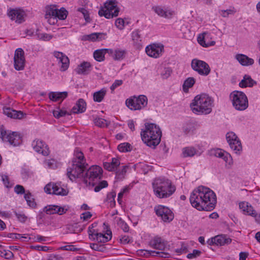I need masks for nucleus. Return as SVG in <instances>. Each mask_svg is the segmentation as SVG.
I'll list each match as a JSON object with an SVG mask.
<instances>
[{
  "instance_id": "nucleus-17",
  "label": "nucleus",
  "mask_w": 260,
  "mask_h": 260,
  "mask_svg": "<svg viewBox=\"0 0 260 260\" xmlns=\"http://www.w3.org/2000/svg\"><path fill=\"white\" fill-rule=\"evenodd\" d=\"M145 51L148 56L157 58L161 55L164 51V46L161 44H153L146 47Z\"/></svg>"
},
{
  "instance_id": "nucleus-26",
  "label": "nucleus",
  "mask_w": 260,
  "mask_h": 260,
  "mask_svg": "<svg viewBox=\"0 0 260 260\" xmlns=\"http://www.w3.org/2000/svg\"><path fill=\"white\" fill-rule=\"evenodd\" d=\"M113 50L110 49H98L93 52L94 58L98 61L101 62L105 59V55L106 53L112 54Z\"/></svg>"
},
{
  "instance_id": "nucleus-34",
  "label": "nucleus",
  "mask_w": 260,
  "mask_h": 260,
  "mask_svg": "<svg viewBox=\"0 0 260 260\" xmlns=\"http://www.w3.org/2000/svg\"><path fill=\"white\" fill-rule=\"evenodd\" d=\"M131 169L130 165H120L116 168L115 174L118 179L124 178L127 172Z\"/></svg>"
},
{
  "instance_id": "nucleus-58",
  "label": "nucleus",
  "mask_w": 260,
  "mask_h": 260,
  "mask_svg": "<svg viewBox=\"0 0 260 260\" xmlns=\"http://www.w3.org/2000/svg\"><path fill=\"white\" fill-rule=\"evenodd\" d=\"M123 83L122 80H116L110 87V89L113 92L117 87L121 85Z\"/></svg>"
},
{
  "instance_id": "nucleus-59",
  "label": "nucleus",
  "mask_w": 260,
  "mask_h": 260,
  "mask_svg": "<svg viewBox=\"0 0 260 260\" xmlns=\"http://www.w3.org/2000/svg\"><path fill=\"white\" fill-rule=\"evenodd\" d=\"M115 25L119 29H122L124 27V21L121 18H117L115 21Z\"/></svg>"
},
{
  "instance_id": "nucleus-27",
  "label": "nucleus",
  "mask_w": 260,
  "mask_h": 260,
  "mask_svg": "<svg viewBox=\"0 0 260 260\" xmlns=\"http://www.w3.org/2000/svg\"><path fill=\"white\" fill-rule=\"evenodd\" d=\"M235 58L243 66H248L254 63V60L249 58L247 55L243 54H238L235 56Z\"/></svg>"
},
{
  "instance_id": "nucleus-31",
  "label": "nucleus",
  "mask_w": 260,
  "mask_h": 260,
  "mask_svg": "<svg viewBox=\"0 0 260 260\" xmlns=\"http://www.w3.org/2000/svg\"><path fill=\"white\" fill-rule=\"evenodd\" d=\"M255 84H256V82L253 80L249 75H245L239 85L240 87L245 88L247 87H251Z\"/></svg>"
},
{
  "instance_id": "nucleus-57",
  "label": "nucleus",
  "mask_w": 260,
  "mask_h": 260,
  "mask_svg": "<svg viewBox=\"0 0 260 260\" xmlns=\"http://www.w3.org/2000/svg\"><path fill=\"white\" fill-rule=\"evenodd\" d=\"M146 252H147L149 254L152 255V256H159L160 257H166V255L167 254V253L162 252H159V251H155L153 250H146Z\"/></svg>"
},
{
  "instance_id": "nucleus-23",
  "label": "nucleus",
  "mask_w": 260,
  "mask_h": 260,
  "mask_svg": "<svg viewBox=\"0 0 260 260\" xmlns=\"http://www.w3.org/2000/svg\"><path fill=\"white\" fill-rule=\"evenodd\" d=\"M107 236L101 233H96L90 234V236L92 237L94 240H96L99 243H105L109 241L112 238V232L110 231H107Z\"/></svg>"
},
{
  "instance_id": "nucleus-18",
  "label": "nucleus",
  "mask_w": 260,
  "mask_h": 260,
  "mask_svg": "<svg viewBox=\"0 0 260 260\" xmlns=\"http://www.w3.org/2000/svg\"><path fill=\"white\" fill-rule=\"evenodd\" d=\"M32 147L36 152L42 154L44 156H47L50 153L48 146L42 140H34L32 143Z\"/></svg>"
},
{
  "instance_id": "nucleus-61",
  "label": "nucleus",
  "mask_w": 260,
  "mask_h": 260,
  "mask_svg": "<svg viewBox=\"0 0 260 260\" xmlns=\"http://www.w3.org/2000/svg\"><path fill=\"white\" fill-rule=\"evenodd\" d=\"M14 191L17 194L25 193V189L23 186L16 185L14 187Z\"/></svg>"
},
{
  "instance_id": "nucleus-39",
  "label": "nucleus",
  "mask_w": 260,
  "mask_h": 260,
  "mask_svg": "<svg viewBox=\"0 0 260 260\" xmlns=\"http://www.w3.org/2000/svg\"><path fill=\"white\" fill-rule=\"evenodd\" d=\"M27 205L31 208H35L37 207V204L35 202V199L32 197L31 194L29 191H27L24 194V196Z\"/></svg>"
},
{
  "instance_id": "nucleus-63",
  "label": "nucleus",
  "mask_w": 260,
  "mask_h": 260,
  "mask_svg": "<svg viewBox=\"0 0 260 260\" xmlns=\"http://www.w3.org/2000/svg\"><path fill=\"white\" fill-rule=\"evenodd\" d=\"M95 180H83L84 183L88 186L89 189H91L95 185V183L94 182Z\"/></svg>"
},
{
  "instance_id": "nucleus-14",
  "label": "nucleus",
  "mask_w": 260,
  "mask_h": 260,
  "mask_svg": "<svg viewBox=\"0 0 260 260\" xmlns=\"http://www.w3.org/2000/svg\"><path fill=\"white\" fill-rule=\"evenodd\" d=\"M152 10L158 16L167 19L172 18L175 15L174 11L160 5L153 6Z\"/></svg>"
},
{
  "instance_id": "nucleus-19",
  "label": "nucleus",
  "mask_w": 260,
  "mask_h": 260,
  "mask_svg": "<svg viewBox=\"0 0 260 260\" xmlns=\"http://www.w3.org/2000/svg\"><path fill=\"white\" fill-rule=\"evenodd\" d=\"M210 154L211 156H214L223 159L226 163L229 165H231L232 163V158L231 155L220 149L211 150Z\"/></svg>"
},
{
  "instance_id": "nucleus-1",
  "label": "nucleus",
  "mask_w": 260,
  "mask_h": 260,
  "mask_svg": "<svg viewBox=\"0 0 260 260\" xmlns=\"http://www.w3.org/2000/svg\"><path fill=\"white\" fill-rule=\"evenodd\" d=\"M189 201L191 206L199 211H211L217 202L215 193L203 186H199L192 191Z\"/></svg>"
},
{
  "instance_id": "nucleus-56",
  "label": "nucleus",
  "mask_w": 260,
  "mask_h": 260,
  "mask_svg": "<svg viewBox=\"0 0 260 260\" xmlns=\"http://www.w3.org/2000/svg\"><path fill=\"white\" fill-rule=\"evenodd\" d=\"M78 11L80 12L83 14L86 22L90 21L89 15L87 10L83 8H81L78 9Z\"/></svg>"
},
{
  "instance_id": "nucleus-38",
  "label": "nucleus",
  "mask_w": 260,
  "mask_h": 260,
  "mask_svg": "<svg viewBox=\"0 0 260 260\" xmlns=\"http://www.w3.org/2000/svg\"><path fill=\"white\" fill-rule=\"evenodd\" d=\"M195 83V79L193 77H189L187 78L184 82L182 87L183 91L187 92L188 89L193 86Z\"/></svg>"
},
{
  "instance_id": "nucleus-45",
  "label": "nucleus",
  "mask_w": 260,
  "mask_h": 260,
  "mask_svg": "<svg viewBox=\"0 0 260 260\" xmlns=\"http://www.w3.org/2000/svg\"><path fill=\"white\" fill-rule=\"evenodd\" d=\"M124 53V51L115 50L114 51H113V53L111 54L115 60H120L123 58Z\"/></svg>"
},
{
  "instance_id": "nucleus-20",
  "label": "nucleus",
  "mask_w": 260,
  "mask_h": 260,
  "mask_svg": "<svg viewBox=\"0 0 260 260\" xmlns=\"http://www.w3.org/2000/svg\"><path fill=\"white\" fill-rule=\"evenodd\" d=\"M57 9L56 6L50 5L46 7V14L45 17L48 20L50 24H54L55 19L56 18Z\"/></svg>"
},
{
  "instance_id": "nucleus-30",
  "label": "nucleus",
  "mask_w": 260,
  "mask_h": 260,
  "mask_svg": "<svg viewBox=\"0 0 260 260\" xmlns=\"http://www.w3.org/2000/svg\"><path fill=\"white\" fill-rule=\"evenodd\" d=\"M120 165V160L117 158H112L111 162H104L103 163L104 168L109 171H115L116 168Z\"/></svg>"
},
{
  "instance_id": "nucleus-53",
  "label": "nucleus",
  "mask_w": 260,
  "mask_h": 260,
  "mask_svg": "<svg viewBox=\"0 0 260 260\" xmlns=\"http://www.w3.org/2000/svg\"><path fill=\"white\" fill-rule=\"evenodd\" d=\"M67 114V112L65 110H60L58 109V110H54L53 112V116L56 118H59L61 117L65 116Z\"/></svg>"
},
{
  "instance_id": "nucleus-51",
  "label": "nucleus",
  "mask_w": 260,
  "mask_h": 260,
  "mask_svg": "<svg viewBox=\"0 0 260 260\" xmlns=\"http://www.w3.org/2000/svg\"><path fill=\"white\" fill-rule=\"evenodd\" d=\"M101 35V33H92L90 35L85 36V40L95 41L99 40V37Z\"/></svg>"
},
{
  "instance_id": "nucleus-21",
  "label": "nucleus",
  "mask_w": 260,
  "mask_h": 260,
  "mask_svg": "<svg viewBox=\"0 0 260 260\" xmlns=\"http://www.w3.org/2000/svg\"><path fill=\"white\" fill-rule=\"evenodd\" d=\"M54 56L58 60V63H61L60 70L61 71H64L67 70L70 63L69 58L62 52L58 51L54 52Z\"/></svg>"
},
{
  "instance_id": "nucleus-40",
  "label": "nucleus",
  "mask_w": 260,
  "mask_h": 260,
  "mask_svg": "<svg viewBox=\"0 0 260 260\" xmlns=\"http://www.w3.org/2000/svg\"><path fill=\"white\" fill-rule=\"evenodd\" d=\"M196 129V124L192 122H187L184 124L183 131L185 134L193 132Z\"/></svg>"
},
{
  "instance_id": "nucleus-24",
  "label": "nucleus",
  "mask_w": 260,
  "mask_h": 260,
  "mask_svg": "<svg viewBox=\"0 0 260 260\" xmlns=\"http://www.w3.org/2000/svg\"><path fill=\"white\" fill-rule=\"evenodd\" d=\"M4 113L9 117L18 119H22L24 115L22 111H16L9 107L4 109Z\"/></svg>"
},
{
  "instance_id": "nucleus-33",
  "label": "nucleus",
  "mask_w": 260,
  "mask_h": 260,
  "mask_svg": "<svg viewBox=\"0 0 260 260\" xmlns=\"http://www.w3.org/2000/svg\"><path fill=\"white\" fill-rule=\"evenodd\" d=\"M86 103L82 99H80L76 105L72 108V112L75 114L84 112L86 110Z\"/></svg>"
},
{
  "instance_id": "nucleus-52",
  "label": "nucleus",
  "mask_w": 260,
  "mask_h": 260,
  "mask_svg": "<svg viewBox=\"0 0 260 260\" xmlns=\"http://www.w3.org/2000/svg\"><path fill=\"white\" fill-rule=\"evenodd\" d=\"M117 224L124 232H128L129 226H128L127 223L125 222L124 221L122 220L121 218H120L118 221Z\"/></svg>"
},
{
  "instance_id": "nucleus-32",
  "label": "nucleus",
  "mask_w": 260,
  "mask_h": 260,
  "mask_svg": "<svg viewBox=\"0 0 260 260\" xmlns=\"http://www.w3.org/2000/svg\"><path fill=\"white\" fill-rule=\"evenodd\" d=\"M68 95V92H50L49 93V98L53 102L63 100Z\"/></svg>"
},
{
  "instance_id": "nucleus-7",
  "label": "nucleus",
  "mask_w": 260,
  "mask_h": 260,
  "mask_svg": "<svg viewBox=\"0 0 260 260\" xmlns=\"http://www.w3.org/2000/svg\"><path fill=\"white\" fill-rule=\"evenodd\" d=\"M233 106L239 111L245 110L248 106V102L246 94L240 91L235 90L230 94Z\"/></svg>"
},
{
  "instance_id": "nucleus-44",
  "label": "nucleus",
  "mask_w": 260,
  "mask_h": 260,
  "mask_svg": "<svg viewBox=\"0 0 260 260\" xmlns=\"http://www.w3.org/2000/svg\"><path fill=\"white\" fill-rule=\"evenodd\" d=\"M68 14V11L64 8H61L59 10L57 9L56 18H57L60 20H64L67 18Z\"/></svg>"
},
{
  "instance_id": "nucleus-28",
  "label": "nucleus",
  "mask_w": 260,
  "mask_h": 260,
  "mask_svg": "<svg viewBox=\"0 0 260 260\" xmlns=\"http://www.w3.org/2000/svg\"><path fill=\"white\" fill-rule=\"evenodd\" d=\"M9 17L16 22L21 23L22 21L24 13L19 10H12L8 13Z\"/></svg>"
},
{
  "instance_id": "nucleus-60",
  "label": "nucleus",
  "mask_w": 260,
  "mask_h": 260,
  "mask_svg": "<svg viewBox=\"0 0 260 260\" xmlns=\"http://www.w3.org/2000/svg\"><path fill=\"white\" fill-rule=\"evenodd\" d=\"M171 72L170 68H165L161 73V76L163 79H167L171 75Z\"/></svg>"
},
{
  "instance_id": "nucleus-64",
  "label": "nucleus",
  "mask_w": 260,
  "mask_h": 260,
  "mask_svg": "<svg viewBox=\"0 0 260 260\" xmlns=\"http://www.w3.org/2000/svg\"><path fill=\"white\" fill-rule=\"evenodd\" d=\"M198 41L199 43L203 47H207L209 46V43H205V38L204 36H199L198 38Z\"/></svg>"
},
{
  "instance_id": "nucleus-12",
  "label": "nucleus",
  "mask_w": 260,
  "mask_h": 260,
  "mask_svg": "<svg viewBox=\"0 0 260 260\" xmlns=\"http://www.w3.org/2000/svg\"><path fill=\"white\" fill-rule=\"evenodd\" d=\"M103 172L101 167L97 165H93L83 171V176L79 179H101Z\"/></svg>"
},
{
  "instance_id": "nucleus-22",
  "label": "nucleus",
  "mask_w": 260,
  "mask_h": 260,
  "mask_svg": "<svg viewBox=\"0 0 260 260\" xmlns=\"http://www.w3.org/2000/svg\"><path fill=\"white\" fill-rule=\"evenodd\" d=\"M149 245L154 249L165 250L167 247V243L160 237L156 236L149 242Z\"/></svg>"
},
{
  "instance_id": "nucleus-50",
  "label": "nucleus",
  "mask_w": 260,
  "mask_h": 260,
  "mask_svg": "<svg viewBox=\"0 0 260 260\" xmlns=\"http://www.w3.org/2000/svg\"><path fill=\"white\" fill-rule=\"evenodd\" d=\"M108 185V182L106 180H103L102 182L99 183L97 185L94 186V190L95 192H99L102 188L107 187Z\"/></svg>"
},
{
  "instance_id": "nucleus-55",
  "label": "nucleus",
  "mask_w": 260,
  "mask_h": 260,
  "mask_svg": "<svg viewBox=\"0 0 260 260\" xmlns=\"http://www.w3.org/2000/svg\"><path fill=\"white\" fill-rule=\"evenodd\" d=\"M201 254V251L199 250L194 249L192 253H188L187 257L189 259H193L199 256Z\"/></svg>"
},
{
  "instance_id": "nucleus-4",
  "label": "nucleus",
  "mask_w": 260,
  "mask_h": 260,
  "mask_svg": "<svg viewBox=\"0 0 260 260\" xmlns=\"http://www.w3.org/2000/svg\"><path fill=\"white\" fill-rule=\"evenodd\" d=\"M213 100L208 95H197L190 104V108L194 113L208 114L211 112Z\"/></svg>"
},
{
  "instance_id": "nucleus-42",
  "label": "nucleus",
  "mask_w": 260,
  "mask_h": 260,
  "mask_svg": "<svg viewBox=\"0 0 260 260\" xmlns=\"http://www.w3.org/2000/svg\"><path fill=\"white\" fill-rule=\"evenodd\" d=\"M118 149L122 152L131 151L132 150V146L128 143H123L118 146Z\"/></svg>"
},
{
  "instance_id": "nucleus-3",
  "label": "nucleus",
  "mask_w": 260,
  "mask_h": 260,
  "mask_svg": "<svg viewBox=\"0 0 260 260\" xmlns=\"http://www.w3.org/2000/svg\"><path fill=\"white\" fill-rule=\"evenodd\" d=\"M141 136L143 142L148 146L155 148L161 140V132L155 124L153 123L145 124V128L141 132Z\"/></svg>"
},
{
  "instance_id": "nucleus-49",
  "label": "nucleus",
  "mask_w": 260,
  "mask_h": 260,
  "mask_svg": "<svg viewBox=\"0 0 260 260\" xmlns=\"http://www.w3.org/2000/svg\"><path fill=\"white\" fill-rule=\"evenodd\" d=\"M14 213L17 219L21 222L24 223L27 219V217L23 212H17L15 211Z\"/></svg>"
},
{
  "instance_id": "nucleus-37",
  "label": "nucleus",
  "mask_w": 260,
  "mask_h": 260,
  "mask_svg": "<svg viewBox=\"0 0 260 260\" xmlns=\"http://www.w3.org/2000/svg\"><path fill=\"white\" fill-rule=\"evenodd\" d=\"M107 90L105 88H102L100 90L95 92L93 94V101L96 102H101L106 95Z\"/></svg>"
},
{
  "instance_id": "nucleus-16",
  "label": "nucleus",
  "mask_w": 260,
  "mask_h": 260,
  "mask_svg": "<svg viewBox=\"0 0 260 260\" xmlns=\"http://www.w3.org/2000/svg\"><path fill=\"white\" fill-rule=\"evenodd\" d=\"M14 68L17 71L23 70L25 64L24 52L21 48H18L14 54Z\"/></svg>"
},
{
  "instance_id": "nucleus-41",
  "label": "nucleus",
  "mask_w": 260,
  "mask_h": 260,
  "mask_svg": "<svg viewBox=\"0 0 260 260\" xmlns=\"http://www.w3.org/2000/svg\"><path fill=\"white\" fill-rule=\"evenodd\" d=\"M196 153V150L193 147H188L184 148L182 154L184 157H192Z\"/></svg>"
},
{
  "instance_id": "nucleus-11",
  "label": "nucleus",
  "mask_w": 260,
  "mask_h": 260,
  "mask_svg": "<svg viewBox=\"0 0 260 260\" xmlns=\"http://www.w3.org/2000/svg\"><path fill=\"white\" fill-rule=\"evenodd\" d=\"M156 214L161 218V219L166 222L171 221L174 218V214L167 207L158 205L154 207Z\"/></svg>"
},
{
  "instance_id": "nucleus-48",
  "label": "nucleus",
  "mask_w": 260,
  "mask_h": 260,
  "mask_svg": "<svg viewBox=\"0 0 260 260\" xmlns=\"http://www.w3.org/2000/svg\"><path fill=\"white\" fill-rule=\"evenodd\" d=\"M95 124L99 127H105L108 125V121L101 118H96L94 120Z\"/></svg>"
},
{
  "instance_id": "nucleus-5",
  "label": "nucleus",
  "mask_w": 260,
  "mask_h": 260,
  "mask_svg": "<svg viewBox=\"0 0 260 260\" xmlns=\"http://www.w3.org/2000/svg\"><path fill=\"white\" fill-rule=\"evenodd\" d=\"M152 186L155 195L159 198H168L176 190L169 180H154Z\"/></svg>"
},
{
  "instance_id": "nucleus-43",
  "label": "nucleus",
  "mask_w": 260,
  "mask_h": 260,
  "mask_svg": "<svg viewBox=\"0 0 260 260\" xmlns=\"http://www.w3.org/2000/svg\"><path fill=\"white\" fill-rule=\"evenodd\" d=\"M68 230L71 233H79L82 231L83 228L80 227L78 223H74L70 225L68 227Z\"/></svg>"
},
{
  "instance_id": "nucleus-54",
  "label": "nucleus",
  "mask_w": 260,
  "mask_h": 260,
  "mask_svg": "<svg viewBox=\"0 0 260 260\" xmlns=\"http://www.w3.org/2000/svg\"><path fill=\"white\" fill-rule=\"evenodd\" d=\"M46 164L48 167L51 169H55L58 166L56 161L53 159H48L45 161Z\"/></svg>"
},
{
  "instance_id": "nucleus-15",
  "label": "nucleus",
  "mask_w": 260,
  "mask_h": 260,
  "mask_svg": "<svg viewBox=\"0 0 260 260\" xmlns=\"http://www.w3.org/2000/svg\"><path fill=\"white\" fill-rule=\"evenodd\" d=\"M45 192L48 194L66 196L68 193V190L64 189L55 183H49L44 187Z\"/></svg>"
},
{
  "instance_id": "nucleus-36",
  "label": "nucleus",
  "mask_w": 260,
  "mask_h": 260,
  "mask_svg": "<svg viewBox=\"0 0 260 260\" xmlns=\"http://www.w3.org/2000/svg\"><path fill=\"white\" fill-rule=\"evenodd\" d=\"M132 37L134 44L136 48H139L142 46L141 38L138 30L133 31L132 34Z\"/></svg>"
},
{
  "instance_id": "nucleus-2",
  "label": "nucleus",
  "mask_w": 260,
  "mask_h": 260,
  "mask_svg": "<svg viewBox=\"0 0 260 260\" xmlns=\"http://www.w3.org/2000/svg\"><path fill=\"white\" fill-rule=\"evenodd\" d=\"M88 166L83 153L76 148L74 152L72 167L67 170V176L69 179L80 178L83 176V171L87 169Z\"/></svg>"
},
{
  "instance_id": "nucleus-10",
  "label": "nucleus",
  "mask_w": 260,
  "mask_h": 260,
  "mask_svg": "<svg viewBox=\"0 0 260 260\" xmlns=\"http://www.w3.org/2000/svg\"><path fill=\"white\" fill-rule=\"evenodd\" d=\"M191 67L193 71L202 76L208 75L211 71L210 68L207 63L196 58L192 60Z\"/></svg>"
},
{
  "instance_id": "nucleus-13",
  "label": "nucleus",
  "mask_w": 260,
  "mask_h": 260,
  "mask_svg": "<svg viewBox=\"0 0 260 260\" xmlns=\"http://www.w3.org/2000/svg\"><path fill=\"white\" fill-rule=\"evenodd\" d=\"M227 141L232 149L236 153H238L242 150V147L241 142L236 134L232 132H229L226 135Z\"/></svg>"
},
{
  "instance_id": "nucleus-25",
  "label": "nucleus",
  "mask_w": 260,
  "mask_h": 260,
  "mask_svg": "<svg viewBox=\"0 0 260 260\" xmlns=\"http://www.w3.org/2000/svg\"><path fill=\"white\" fill-rule=\"evenodd\" d=\"M239 208L243 213L251 216L255 215V210L248 202H242L239 203Z\"/></svg>"
},
{
  "instance_id": "nucleus-9",
  "label": "nucleus",
  "mask_w": 260,
  "mask_h": 260,
  "mask_svg": "<svg viewBox=\"0 0 260 260\" xmlns=\"http://www.w3.org/2000/svg\"><path fill=\"white\" fill-rule=\"evenodd\" d=\"M0 138L3 141L8 142L14 146H18L21 143L20 136L17 132H12L3 128L0 129Z\"/></svg>"
},
{
  "instance_id": "nucleus-35",
  "label": "nucleus",
  "mask_w": 260,
  "mask_h": 260,
  "mask_svg": "<svg viewBox=\"0 0 260 260\" xmlns=\"http://www.w3.org/2000/svg\"><path fill=\"white\" fill-rule=\"evenodd\" d=\"M214 241H216V245L222 246L228 244L232 241L231 239L225 235H220L214 237Z\"/></svg>"
},
{
  "instance_id": "nucleus-62",
  "label": "nucleus",
  "mask_w": 260,
  "mask_h": 260,
  "mask_svg": "<svg viewBox=\"0 0 260 260\" xmlns=\"http://www.w3.org/2000/svg\"><path fill=\"white\" fill-rule=\"evenodd\" d=\"M92 214L90 212L87 211L81 214L80 218L83 221H86L90 218Z\"/></svg>"
},
{
  "instance_id": "nucleus-47",
  "label": "nucleus",
  "mask_w": 260,
  "mask_h": 260,
  "mask_svg": "<svg viewBox=\"0 0 260 260\" xmlns=\"http://www.w3.org/2000/svg\"><path fill=\"white\" fill-rule=\"evenodd\" d=\"M51 35L46 33H39L37 34V39L41 41H49L52 38Z\"/></svg>"
},
{
  "instance_id": "nucleus-8",
  "label": "nucleus",
  "mask_w": 260,
  "mask_h": 260,
  "mask_svg": "<svg viewBox=\"0 0 260 260\" xmlns=\"http://www.w3.org/2000/svg\"><path fill=\"white\" fill-rule=\"evenodd\" d=\"M148 103V99L144 95H140L138 97L134 96L125 101L126 106L131 110H139L145 108Z\"/></svg>"
},
{
  "instance_id": "nucleus-6",
  "label": "nucleus",
  "mask_w": 260,
  "mask_h": 260,
  "mask_svg": "<svg viewBox=\"0 0 260 260\" xmlns=\"http://www.w3.org/2000/svg\"><path fill=\"white\" fill-rule=\"evenodd\" d=\"M119 12V8L117 7L116 0H109L104 4V7L101 8L99 11L100 16H104L107 19L117 17Z\"/></svg>"
},
{
  "instance_id": "nucleus-29",
  "label": "nucleus",
  "mask_w": 260,
  "mask_h": 260,
  "mask_svg": "<svg viewBox=\"0 0 260 260\" xmlns=\"http://www.w3.org/2000/svg\"><path fill=\"white\" fill-rule=\"evenodd\" d=\"M91 71V64L90 62L84 61L78 66L76 72L78 74L86 75L89 73Z\"/></svg>"
},
{
  "instance_id": "nucleus-46",
  "label": "nucleus",
  "mask_w": 260,
  "mask_h": 260,
  "mask_svg": "<svg viewBox=\"0 0 260 260\" xmlns=\"http://www.w3.org/2000/svg\"><path fill=\"white\" fill-rule=\"evenodd\" d=\"M56 208V205H48L44 208V211L47 214H57Z\"/></svg>"
}]
</instances>
